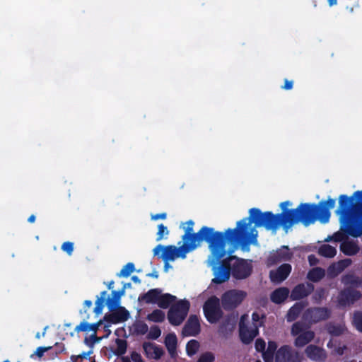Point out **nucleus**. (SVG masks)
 I'll return each instance as SVG.
<instances>
[{
  "label": "nucleus",
  "instance_id": "obj_1",
  "mask_svg": "<svg viewBox=\"0 0 362 362\" xmlns=\"http://www.w3.org/2000/svg\"><path fill=\"white\" fill-rule=\"evenodd\" d=\"M289 201L280 204L281 212L274 214L272 211L262 212L259 209L252 208L249 210V216L244 218L243 221L245 232V239L248 241L247 247L257 241V231L256 228L264 227L267 230L276 232L280 226L287 232L295 224L302 223L305 226L314 223L319 220L322 223L329 221L330 209L335 206V199L329 198L326 201H320L317 204L301 203L297 208L288 209L291 206Z\"/></svg>",
  "mask_w": 362,
  "mask_h": 362
},
{
  "label": "nucleus",
  "instance_id": "obj_2",
  "mask_svg": "<svg viewBox=\"0 0 362 362\" xmlns=\"http://www.w3.org/2000/svg\"><path fill=\"white\" fill-rule=\"evenodd\" d=\"M186 224L185 234L182 236L183 243L191 246L190 247L194 250L202 242H206L216 261L226 255L227 242L233 245H240L243 250L247 247L248 241L245 239L243 221H238L236 228H228L224 233L215 231L213 228L208 226H203L198 232L194 233V222L189 220Z\"/></svg>",
  "mask_w": 362,
  "mask_h": 362
},
{
  "label": "nucleus",
  "instance_id": "obj_3",
  "mask_svg": "<svg viewBox=\"0 0 362 362\" xmlns=\"http://www.w3.org/2000/svg\"><path fill=\"white\" fill-rule=\"evenodd\" d=\"M341 231L334 233L325 240L341 242L346 240L347 235L358 238L362 235V190L356 191L351 197L341 194L339 197V208Z\"/></svg>",
  "mask_w": 362,
  "mask_h": 362
},
{
  "label": "nucleus",
  "instance_id": "obj_4",
  "mask_svg": "<svg viewBox=\"0 0 362 362\" xmlns=\"http://www.w3.org/2000/svg\"><path fill=\"white\" fill-rule=\"evenodd\" d=\"M190 247L191 246H189L187 244L184 243L179 247H177L175 245L163 246L161 245H158L153 249V255L154 256H157L162 250L163 253L160 257L162 258L164 262L174 261L178 257L185 259L187 253L194 250Z\"/></svg>",
  "mask_w": 362,
  "mask_h": 362
},
{
  "label": "nucleus",
  "instance_id": "obj_5",
  "mask_svg": "<svg viewBox=\"0 0 362 362\" xmlns=\"http://www.w3.org/2000/svg\"><path fill=\"white\" fill-rule=\"evenodd\" d=\"M190 303L187 300H180L176 303L173 304L168 313V319L169 322L173 326L181 325L186 318Z\"/></svg>",
  "mask_w": 362,
  "mask_h": 362
},
{
  "label": "nucleus",
  "instance_id": "obj_6",
  "mask_svg": "<svg viewBox=\"0 0 362 362\" xmlns=\"http://www.w3.org/2000/svg\"><path fill=\"white\" fill-rule=\"evenodd\" d=\"M229 256L234 259H231V274L236 279H245L249 277L252 272V265L250 262L247 259L239 258L236 256L231 255L233 250L229 252Z\"/></svg>",
  "mask_w": 362,
  "mask_h": 362
},
{
  "label": "nucleus",
  "instance_id": "obj_7",
  "mask_svg": "<svg viewBox=\"0 0 362 362\" xmlns=\"http://www.w3.org/2000/svg\"><path fill=\"white\" fill-rule=\"evenodd\" d=\"M203 311L207 321L211 324L218 322L223 316L220 300L213 296L209 298L203 305Z\"/></svg>",
  "mask_w": 362,
  "mask_h": 362
},
{
  "label": "nucleus",
  "instance_id": "obj_8",
  "mask_svg": "<svg viewBox=\"0 0 362 362\" xmlns=\"http://www.w3.org/2000/svg\"><path fill=\"white\" fill-rule=\"evenodd\" d=\"M246 292L231 289L226 291L221 296L222 308L226 311L235 310L246 297Z\"/></svg>",
  "mask_w": 362,
  "mask_h": 362
},
{
  "label": "nucleus",
  "instance_id": "obj_9",
  "mask_svg": "<svg viewBox=\"0 0 362 362\" xmlns=\"http://www.w3.org/2000/svg\"><path fill=\"white\" fill-rule=\"evenodd\" d=\"M212 257H214L212 255ZM214 260L218 263H220V265L215 269L214 276L215 277L213 279L212 282L216 284H221L227 281L230 278V274H231V259H234L232 257H228L226 259L221 257L218 261H216L214 257Z\"/></svg>",
  "mask_w": 362,
  "mask_h": 362
},
{
  "label": "nucleus",
  "instance_id": "obj_10",
  "mask_svg": "<svg viewBox=\"0 0 362 362\" xmlns=\"http://www.w3.org/2000/svg\"><path fill=\"white\" fill-rule=\"evenodd\" d=\"M302 357L300 354L288 345L281 346L276 352V362H301Z\"/></svg>",
  "mask_w": 362,
  "mask_h": 362
},
{
  "label": "nucleus",
  "instance_id": "obj_11",
  "mask_svg": "<svg viewBox=\"0 0 362 362\" xmlns=\"http://www.w3.org/2000/svg\"><path fill=\"white\" fill-rule=\"evenodd\" d=\"M292 257L293 253L290 251L288 247L284 245L271 252L267 259L266 264L267 267H272L282 262L289 261Z\"/></svg>",
  "mask_w": 362,
  "mask_h": 362
},
{
  "label": "nucleus",
  "instance_id": "obj_12",
  "mask_svg": "<svg viewBox=\"0 0 362 362\" xmlns=\"http://www.w3.org/2000/svg\"><path fill=\"white\" fill-rule=\"evenodd\" d=\"M103 317V320L109 324H118L126 322L130 317L129 312L124 307H118L114 311H110Z\"/></svg>",
  "mask_w": 362,
  "mask_h": 362
},
{
  "label": "nucleus",
  "instance_id": "obj_13",
  "mask_svg": "<svg viewBox=\"0 0 362 362\" xmlns=\"http://www.w3.org/2000/svg\"><path fill=\"white\" fill-rule=\"evenodd\" d=\"M361 293L352 287H346L339 293V303L342 306L354 304L361 298Z\"/></svg>",
  "mask_w": 362,
  "mask_h": 362
},
{
  "label": "nucleus",
  "instance_id": "obj_14",
  "mask_svg": "<svg viewBox=\"0 0 362 362\" xmlns=\"http://www.w3.org/2000/svg\"><path fill=\"white\" fill-rule=\"evenodd\" d=\"M331 315V311L325 307H315L308 308L305 312V316L311 322L317 323L327 320Z\"/></svg>",
  "mask_w": 362,
  "mask_h": 362
},
{
  "label": "nucleus",
  "instance_id": "obj_15",
  "mask_svg": "<svg viewBox=\"0 0 362 362\" xmlns=\"http://www.w3.org/2000/svg\"><path fill=\"white\" fill-rule=\"evenodd\" d=\"M314 288V285L311 283L299 284L292 289L290 298L293 300L302 299L313 293Z\"/></svg>",
  "mask_w": 362,
  "mask_h": 362
},
{
  "label": "nucleus",
  "instance_id": "obj_16",
  "mask_svg": "<svg viewBox=\"0 0 362 362\" xmlns=\"http://www.w3.org/2000/svg\"><path fill=\"white\" fill-rule=\"evenodd\" d=\"M305 354L310 360L315 362H323L327 357V352L323 348L314 344L307 346Z\"/></svg>",
  "mask_w": 362,
  "mask_h": 362
},
{
  "label": "nucleus",
  "instance_id": "obj_17",
  "mask_svg": "<svg viewBox=\"0 0 362 362\" xmlns=\"http://www.w3.org/2000/svg\"><path fill=\"white\" fill-rule=\"evenodd\" d=\"M201 327L198 317L196 315H191L186 322L182 334L185 336L195 337L200 333Z\"/></svg>",
  "mask_w": 362,
  "mask_h": 362
},
{
  "label": "nucleus",
  "instance_id": "obj_18",
  "mask_svg": "<svg viewBox=\"0 0 362 362\" xmlns=\"http://www.w3.org/2000/svg\"><path fill=\"white\" fill-rule=\"evenodd\" d=\"M292 267L290 264L284 263L280 265L275 271H271L269 277L273 282L281 283L290 274Z\"/></svg>",
  "mask_w": 362,
  "mask_h": 362
},
{
  "label": "nucleus",
  "instance_id": "obj_19",
  "mask_svg": "<svg viewBox=\"0 0 362 362\" xmlns=\"http://www.w3.org/2000/svg\"><path fill=\"white\" fill-rule=\"evenodd\" d=\"M259 334L257 327L249 329L245 325L240 322L239 325V336L241 341L245 344H250Z\"/></svg>",
  "mask_w": 362,
  "mask_h": 362
},
{
  "label": "nucleus",
  "instance_id": "obj_20",
  "mask_svg": "<svg viewBox=\"0 0 362 362\" xmlns=\"http://www.w3.org/2000/svg\"><path fill=\"white\" fill-rule=\"evenodd\" d=\"M142 346L147 358L158 360L163 354V349L151 342H144Z\"/></svg>",
  "mask_w": 362,
  "mask_h": 362
},
{
  "label": "nucleus",
  "instance_id": "obj_21",
  "mask_svg": "<svg viewBox=\"0 0 362 362\" xmlns=\"http://www.w3.org/2000/svg\"><path fill=\"white\" fill-rule=\"evenodd\" d=\"M160 293H162V291L160 288L150 289L146 293L140 295L138 298V300L147 304H157Z\"/></svg>",
  "mask_w": 362,
  "mask_h": 362
},
{
  "label": "nucleus",
  "instance_id": "obj_22",
  "mask_svg": "<svg viewBox=\"0 0 362 362\" xmlns=\"http://www.w3.org/2000/svg\"><path fill=\"white\" fill-rule=\"evenodd\" d=\"M315 338V332L312 330H305L300 334L297 335L294 340V345L296 347L300 348L311 342Z\"/></svg>",
  "mask_w": 362,
  "mask_h": 362
},
{
  "label": "nucleus",
  "instance_id": "obj_23",
  "mask_svg": "<svg viewBox=\"0 0 362 362\" xmlns=\"http://www.w3.org/2000/svg\"><path fill=\"white\" fill-rule=\"evenodd\" d=\"M289 292V289L286 287L278 288L272 292L270 300L276 304H281L287 299Z\"/></svg>",
  "mask_w": 362,
  "mask_h": 362
},
{
  "label": "nucleus",
  "instance_id": "obj_24",
  "mask_svg": "<svg viewBox=\"0 0 362 362\" xmlns=\"http://www.w3.org/2000/svg\"><path fill=\"white\" fill-rule=\"evenodd\" d=\"M340 250L347 256H352L356 255L360 247L356 243L351 240L343 241L340 245Z\"/></svg>",
  "mask_w": 362,
  "mask_h": 362
},
{
  "label": "nucleus",
  "instance_id": "obj_25",
  "mask_svg": "<svg viewBox=\"0 0 362 362\" xmlns=\"http://www.w3.org/2000/svg\"><path fill=\"white\" fill-rule=\"evenodd\" d=\"M352 261L350 259H344L339 261L336 264L329 267L328 272L331 276H336L348 267Z\"/></svg>",
  "mask_w": 362,
  "mask_h": 362
},
{
  "label": "nucleus",
  "instance_id": "obj_26",
  "mask_svg": "<svg viewBox=\"0 0 362 362\" xmlns=\"http://www.w3.org/2000/svg\"><path fill=\"white\" fill-rule=\"evenodd\" d=\"M305 308V305L302 302L296 303L290 309L288 310L286 319L288 322H291L295 321L303 310Z\"/></svg>",
  "mask_w": 362,
  "mask_h": 362
},
{
  "label": "nucleus",
  "instance_id": "obj_27",
  "mask_svg": "<svg viewBox=\"0 0 362 362\" xmlns=\"http://www.w3.org/2000/svg\"><path fill=\"white\" fill-rule=\"evenodd\" d=\"M341 283L352 288H358L362 286V278L354 274H346L341 277Z\"/></svg>",
  "mask_w": 362,
  "mask_h": 362
},
{
  "label": "nucleus",
  "instance_id": "obj_28",
  "mask_svg": "<svg viewBox=\"0 0 362 362\" xmlns=\"http://www.w3.org/2000/svg\"><path fill=\"white\" fill-rule=\"evenodd\" d=\"M325 329L327 332L332 336L339 337L344 334L346 327L341 324H335L329 322L326 325Z\"/></svg>",
  "mask_w": 362,
  "mask_h": 362
},
{
  "label": "nucleus",
  "instance_id": "obj_29",
  "mask_svg": "<svg viewBox=\"0 0 362 362\" xmlns=\"http://www.w3.org/2000/svg\"><path fill=\"white\" fill-rule=\"evenodd\" d=\"M325 276V271L321 267H315L311 269L308 274L307 278L313 282H318Z\"/></svg>",
  "mask_w": 362,
  "mask_h": 362
},
{
  "label": "nucleus",
  "instance_id": "obj_30",
  "mask_svg": "<svg viewBox=\"0 0 362 362\" xmlns=\"http://www.w3.org/2000/svg\"><path fill=\"white\" fill-rule=\"evenodd\" d=\"M175 300L176 296L170 293L162 294V293H160L157 305L160 308L166 309Z\"/></svg>",
  "mask_w": 362,
  "mask_h": 362
},
{
  "label": "nucleus",
  "instance_id": "obj_31",
  "mask_svg": "<svg viewBox=\"0 0 362 362\" xmlns=\"http://www.w3.org/2000/svg\"><path fill=\"white\" fill-rule=\"evenodd\" d=\"M106 296L107 291H103L100 293V296L97 297V299L95 303V306L93 309V312L95 313L96 315H99L100 314L102 313L105 305V301L107 300Z\"/></svg>",
  "mask_w": 362,
  "mask_h": 362
},
{
  "label": "nucleus",
  "instance_id": "obj_32",
  "mask_svg": "<svg viewBox=\"0 0 362 362\" xmlns=\"http://www.w3.org/2000/svg\"><path fill=\"white\" fill-rule=\"evenodd\" d=\"M318 253L322 257L332 258L336 255L337 250L334 247L331 246L330 245L325 244L320 247Z\"/></svg>",
  "mask_w": 362,
  "mask_h": 362
},
{
  "label": "nucleus",
  "instance_id": "obj_33",
  "mask_svg": "<svg viewBox=\"0 0 362 362\" xmlns=\"http://www.w3.org/2000/svg\"><path fill=\"white\" fill-rule=\"evenodd\" d=\"M199 347L200 344L197 340H189L186 345V353L187 356L192 357L195 355L199 351Z\"/></svg>",
  "mask_w": 362,
  "mask_h": 362
},
{
  "label": "nucleus",
  "instance_id": "obj_34",
  "mask_svg": "<svg viewBox=\"0 0 362 362\" xmlns=\"http://www.w3.org/2000/svg\"><path fill=\"white\" fill-rule=\"evenodd\" d=\"M146 319L153 322H162L165 320V313L161 310L156 309L147 315Z\"/></svg>",
  "mask_w": 362,
  "mask_h": 362
},
{
  "label": "nucleus",
  "instance_id": "obj_35",
  "mask_svg": "<svg viewBox=\"0 0 362 362\" xmlns=\"http://www.w3.org/2000/svg\"><path fill=\"white\" fill-rule=\"evenodd\" d=\"M133 330L136 335H144L148 332V327L144 321H136L133 324Z\"/></svg>",
  "mask_w": 362,
  "mask_h": 362
},
{
  "label": "nucleus",
  "instance_id": "obj_36",
  "mask_svg": "<svg viewBox=\"0 0 362 362\" xmlns=\"http://www.w3.org/2000/svg\"><path fill=\"white\" fill-rule=\"evenodd\" d=\"M115 343L117 344V348L114 351V354L117 356L124 355L126 353L127 349V341L125 339L117 338Z\"/></svg>",
  "mask_w": 362,
  "mask_h": 362
},
{
  "label": "nucleus",
  "instance_id": "obj_37",
  "mask_svg": "<svg viewBox=\"0 0 362 362\" xmlns=\"http://www.w3.org/2000/svg\"><path fill=\"white\" fill-rule=\"evenodd\" d=\"M308 327L303 322L298 321L293 324L291 329V334L292 336H297L307 330Z\"/></svg>",
  "mask_w": 362,
  "mask_h": 362
},
{
  "label": "nucleus",
  "instance_id": "obj_38",
  "mask_svg": "<svg viewBox=\"0 0 362 362\" xmlns=\"http://www.w3.org/2000/svg\"><path fill=\"white\" fill-rule=\"evenodd\" d=\"M266 318V315L264 314H259L257 312H254L252 315V320L254 327H257L259 329V327L264 326V319Z\"/></svg>",
  "mask_w": 362,
  "mask_h": 362
},
{
  "label": "nucleus",
  "instance_id": "obj_39",
  "mask_svg": "<svg viewBox=\"0 0 362 362\" xmlns=\"http://www.w3.org/2000/svg\"><path fill=\"white\" fill-rule=\"evenodd\" d=\"M92 301L90 300H86L83 302V307L79 310V315L83 320H88L90 318V313L88 312V310L92 307Z\"/></svg>",
  "mask_w": 362,
  "mask_h": 362
},
{
  "label": "nucleus",
  "instance_id": "obj_40",
  "mask_svg": "<svg viewBox=\"0 0 362 362\" xmlns=\"http://www.w3.org/2000/svg\"><path fill=\"white\" fill-rule=\"evenodd\" d=\"M352 323L358 331L362 333V312L355 311L353 315Z\"/></svg>",
  "mask_w": 362,
  "mask_h": 362
},
{
  "label": "nucleus",
  "instance_id": "obj_41",
  "mask_svg": "<svg viewBox=\"0 0 362 362\" xmlns=\"http://www.w3.org/2000/svg\"><path fill=\"white\" fill-rule=\"evenodd\" d=\"M103 337H98L97 334H92L89 337H86L84 339V344L93 350L95 343L99 342Z\"/></svg>",
  "mask_w": 362,
  "mask_h": 362
},
{
  "label": "nucleus",
  "instance_id": "obj_42",
  "mask_svg": "<svg viewBox=\"0 0 362 362\" xmlns=\"http://www.w3.org/2000/svg\"><path fill=\"white\" fill-rule=\"evenodd\" d=\"M165 345L166 348L177 347V339L175 333H169L165 338Z\"/></svg>",
  "mask_w": 362,
  "mask_h": 362
},
{
  "label": "nucleus",
  "instance_id": "obj_43",
  "mask_svg": "<svg viewBox=\"0 0 362 362\" xmlns=\"http://www.w3.org/2000/svg\"><path fill=\"white\" fill-rule=\"evenodd\" d=\"M134 264L132 262H129L122 267L117 276L127 277L134 271Z\"/></svg>",
  "mask_w": 362,
  "mask_h": 362
},
{
  "label": "nucleus",
  "instance_id": "obj_44",
  "mask_svg": "<svg viewBox=\"0 0 362 362\" xmlns=\"http://www.w3.org/2000/svg\"><path fill=\"white\" fill-rule=\"evenodd\" d=\"M161 334V330L160 327L157 325L151 326L150 330L147 334V339L156 340L157 339Z\"/></svg>",
  "mask_w": 362,
  "mask_h": 362
},
{
  "label": "nucleus",
  "instance_id": "obj_45",
  "mask_svg": "<svg viewBox=\"0 0 362 362\" xmlns=\"http://www.w3.org/2000/svg\"><path fill=\"white\" fill-rule=\"evenodd\" d=\"M169 234L168 228L163 223L158 226V232L156 233V241H160L164 236H167Z\"/></svg>",
  "mask_w": 362,
  "mask_h": 362
},
{
  "label": "nucleus",
  "instance_id": "obj_46",
  "mask_svg": "<svg viewBox=\"0 0 362 362\" xmlns=\"http://www.w3.org/2000/svg\"><path fill=\"white\" fill-rule=\"evenodd\" d=\"M214 354L212 352L206 351L200 355L197 362H214Z\"/></svg>",
  "mask_w": 362,
  "mask_h": 362
},
{
  "label": "nucleus",
  "instance_id": "obj_47",
  "mask_svg": "<svg viewBox=\"0 0 362 362\" xmlns=\"http://www.w3.org/2000/svg\"><path fill=\"white\" fill-rule=\"evenodd\" d=\"M93 353V350H89L87 352H83L81 354L78 355H71L70 356V360L71 362H78L79 359H86L88 357Z\"/></svg>",
  "mask_w": 362,
  "mask_h": 362
},
{
  "label": "nucleus",
  "instance_id": "obj_48",
  "mask_svg": "<svg viewBox=\"0 0 362 362\" xmlns=\"http://www.w3.org/2000/svg\"><path fill=\"white\" fill-rule=\"evenodd\" d=\"M119 303V301L115 300L112 298H108L105 301V305H107L109 311H114V310L117 309L118 307H120Z\"/></svg>",
  "mask_w": 362,
  "mask_h": 362
},
{
  "label": "nucleus",
  "instance_id": "obj_49",
  "mask_svg": "<svg viewBox=\"0 0 362 362\" xmlns=\"http://www.w3.org/2000/svg\"><path fill=\"white\" fill-rule=\"evenodd\" d=\"M325 295V291L324 288H318L315 292L314 295L313 296V298L315 300V303H320L324 298Z\"/></svg>",
  "mask_w": 362,
  "mask_h": 362
},
{
  "label": "nucleus",
  "instance_id": "obj_50",
  "mask_svg": "<svg viewBox=\"0 0 362 362\" xmlns=\"http://www.w3.org/2000/svg\"><path fill=\"white\" fill-rule=\"evenodd\" d=\"M74 331L77 333L81 332H89V323L87 322V320H83V321L75 327Z\"/></svg>",
  "mask_w": 362,
  "mask_h": 362
},
{
  "label": "nucleus",
  "instance_id": "obj_51",
  "mask_svg": "<svg viewBox=\"0 0 362 362\" xmlns=\"http://www.w3.org/2000/svg\"><path fill=\"white\" fill-rule=\"evenodd\" d=\"M266 344L264 339L258 338L255 341V347L257 351L263 352L265 351Z\"/></svg>",
  "mask_w": 362,
  "mask_h": 362
},
{
  "label": "nucleus",
  "instance_id": "obj_52",
  "mask_svg": "<svg viewBox=\"0 0 362 362\" xmlns=\"http://www.w3.org/2000/svg\"><path fill=\"white\" fill-rule=\"evenodd\" d=\"M62 250L71 255L74 251V243L69 241L64 242L62 245Z\"/></svg>",
  "mask_w": 362,
  "mask_h": 362
},
{
  "label": "nucleus",
  "instance_id": "obj_53",
  "mask_svg": "<svg viewBox=\"0 0 362 362\" xmlns=\"http://www.w3.org/2000/svg\"><path fill=\"white\" fill-rule=\"evenodd\" d=\"M52 349V346H39L37 348V349L35 352V354L38 358H42L46 351H47Z\"/></svg>",
  "mask_w": 362,
  "mask_h": 362
},
{
  "label": "nucleus",
  "instance_id": "obj_54",
  "mask_svg": "<svg viewBox=\"0 0 362 362\" xmlns=\"http://www.w3.org/2000/svg\"><path fill=\"white\" fill-rule=\"evenodd\" d=\"M274 354L264 351L262 352V358L264 362H274Z\"/></svg>",
  "mask_w": 362,
  "mask_h": 362
},
{
  "label": "nucleus",
  "instance_id": "obj_55",
  "mask_svg": "<svg viewBox=\"0 0 362 362\" xmlns=\"http://www.w3.org/2000/svg\"><path fill=\"white\" fill-rule=\"evenodd\" d=\"M103 321H104V320H100L98 322H97L95 323H92V324L89 323L90 331H92L93 332V334H97L99 327L103 324Z\"/></svg>",
  "mask_w": 362,
  "mask_h": 362
},
{
  "label": "nucleus",
  "instance_id": "obj_56",
  "mask_svg": "<svg viewBox=\"0 0 362 362\" xmlns=\"http://www.w3.org/2000/svg\"><path fill=\"white\" fill-rule=\"evenodd\" d=\"M276 349H277L276 343L274 341H269L268 342V346H267V349L266 351H267L269 352H272L273 354H275Z\"/></svg>",
  "mask_w": 362,
  "mask_h": 362
},
{
  "label": "nucleus",
  "instance_id": "obj_57",
  "mask_svg": "<svg viewBox=\"0 0 362 362\" xmlns=\"http://www.w3.org/2000/svg\"><path fill=\"white\" fill-rule=\"evenodd\" d=\"M131 358L134 362H144L141 354L136 351L132 353Z\"/></svg>",
  "mask_w": 362,
  "mask_h": 362
},
{
  "label": "nucleus",
  "instance_id": "obj_58",
  "mask_svg": "<svg viewBox=\"0 0 362 362\" xmlns=\"http://www.w3.org/2000/svg\"><path fill=\"white\" fill-rule=\"evenodd\" d=\"M167 217L166 213H160V214H156L151 215V220L153 221H157L158 219H165Z\"/></svg>",
  "mask_w": 362,
  "mask_h": 362
},
{
  "label": "nucleus",
  "instance_id": "obj_59",
  "mask_svg": "<svg viewBox=\"0 0 362 362\" xmlns=\"http://www.w3.org/2000/svg\"><path fill=\"white\" fill-rule=\"evenodd\" d=\"M293 81H289L288 79H285L284 80V85L282 87V88L284 89V90H291L293 88Z\"/></svg>",
  "mask_w": 362,
  "mask_h": 362
},
{
  "label": "nucleus",
  "instance_id": "obj_60",
  "mask_svg": "<svg viewBox=\"0 0 362 362\" xmlns=\"http://www.w3.org/2000/svg\"><path fill=\"white\" fill-rule=\"evenodd\" d=\"M176 349L177 347H173V348H167V350L168 351V353L170 354V356L173 358H175L177 357V351H176Z\"/></svg>",
  "mask_w": 362,
  "mask_h": 362
},
{
  "label": "nucleus",
  "instance_id": "obj_61",
  "mask_svg": "<svg viewBox=\"0 0 362 362\" xmlns=\"http://www.w3.org/2000/svg\"><path fill=\"white\" fill-rule=\"evenodd\" d=\"M346 349V346L344 345L342 346H339L336 349V352L339 355L344 354V350Z\"/></svg>",
  "mask_w": 362,
  "mask_h": 362
},
{
  "label": "nucleus",
  "instance_id": "obj_62",
  "mask_svg": "<svg viewBox=\"0 0 362 362\" xmlns=\"http://www.w3.org/2000/svg\"><path fill=\"white\" fill-rule=\"evenodd\" d=\"M112 298L115 299V300H117L120 303V298H121V296H119V294L117 292V291H112Z\"/></svg>",
  "mask_w": 362,
  "mask_h": 362
},
{
  "label": "nucleus",
  "instance_id": "obj_63",
  "mask_svg": "<svg viewBox=\"0 0 362 362\" xmlns=\"http://www.w3.org/2000/svg\"><path fill=\"white\" fill-rule=\"evenodd\" d=\"M308 261L311 265H313L317 263V259L313 255H310L308 256Z\"/></svg>",
  "mask_w": 362,
  "mask_h": 362
},
{
  "label": "nucleus",
  "instance_id": "obj_64",
  "mask_svg": "<svg viewBox=\"0 0 362 362\" xmlns=\"http://www.w3.org/2000/svg\"><path fill=\"white\" fill-rule=\"evenodd\" d=\"M146 276H149V277H153V278L157 279L158 277V272L153 271L151 273L147 274Z\"/></svg>",
  "mask_w": 362,
  "mask_h": 362
}]
</instances>
